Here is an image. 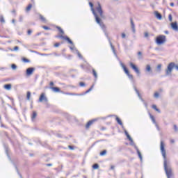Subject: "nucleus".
I'll return each instance as SVG.
<instances>
[{
    "instance_id": "46",
    "label": "nucleus",
    "mask_w": 178,
    "mask_h": 178,
    "mask_svg": "<svg viewBox=\"0 0 178 178\" xmlns=\"http://www.w3.org/2000/svg\"><path fill=\"white\" fill-rule=\"evenodd\" d=\"M168 19H169L170 22H172V14H170V15H168Z\"/></svg>"
},
{
    "instance_id": "51",
    "label": "nucleus",
    "mask_w": 178,
    "mask_h": 178,
    "mask_svg": "<svg viewBox=\"0 0 178 178\" xmlns=\"http://www.w3.org/2000/svg\"><path fill=\"white\" fill-rule=\"evenodd\" d=\"M122 38H126V33H122Z\"/></svg>"
},
{
    "instance_id": "6",
    "label": "nucleus",
    "mask_w": 178,
    "mask_h": 178,
    "mask_svg": "<svg viewBox=\"0 0 178 178\" xmlns=\"http://www.w3.org/2000/svg\"><path fill=\"white\" fill-rule=\"evenodd\" d=\"M95 10L99 13L102 19H104V17H105V15H104V10H102V6H101V3L97 2V6L95 8Z\"/></svg>"
},
{
    "instance_id": "18",
    "label": "nucleus",
    "mask_w": 178,
    "mask_h": 178,
    "mask_svg": "<svg viewBox=\"0 0 178 178\" xmlns=\"http://www.w3.org/2000/svg\"><path fill=\"white\" fill-rule=\"evenodd\" d=\"M4 88L6 90H8V91H9V90H11V88H12V85L10 83L6 84V85H4Z\"/></svg>"
},
{
    "instance_id": "42",
    "label": "nucleus",
    "mask_w": 178,
    "mask_h": 178,
    "mask_svg": "<svg viewBox=\"0 0 178 178\" xmlns=\"http://www.w3.org/2000/svg\"><path fill=\"white\" fill-rule=\"evenodd\" d=\"M42 29H44V30H51V28L47 26H43Z\"/></svg>"
},
{
    "instance_id": "61",
    "label": "nucleus",
    "mask_w": 178,
    "mask_h": 178,
    "mask_svg": "<svg viewBox=\"0 0 178 178\" xmlns=\"http://www.w3.org/2000/svg\"><path fill=\"white\" fill-rule=\"evenodd\" d=\"M124 133H125V135H126L127 136L129 135V133L127 132V131H125Z\"/></svg>"
},
{
    "instance_id": "29",
    "label": "nucleus",
    "mask_w": 178,
    "mask_h": 178,
    "mask_svg": "<svg viewBox=\"0 0 178 178\" xmlns=\"http://www.w3.org/2000/svg\"><path fill=\"white\" fill-rule=\"evenodd\" d=\"M146 72H151V65H147L146 66Z\"/></svg>"
},
{
    "instance_id": "64",
    "label": "nucleus",
    "mask_w": 178,
    "mask_h": 178,
    "mask_svg": "<svg viewBox=\"0 0 178 178\" xmlns=\"http://www.w3.org/2000/svg\"><path fill=\"white\" fill-rule=\"evenodd\" d=\"M50 86H54V82H52V81L50 82Z\"/></svg>"
},
{
    "instance_id": "26",
    "label": "nucleus",
    "mask_w": 178,
    "mask_h": 178,
    "mask_svg": "<svg viewBox=\"0 0 178 178\" xmlns=\"http://www.w3.org/2000/svg\"><path fill=\"white\" fill-rule=\"evenodd\" d=\"M150 119H152V122L154 124H156V121L155 120V118L153 117L152 115L150 114Z\"/></svg>"
},
{
    "instance_id": "54",
    "label": "nucleus",
    "mask_w": 178,
    "mask_h": 178,
    "mask_svg": "<svg viewBox=\"0 0 178 178\" xmlns=\"http://www.w3.org/2000/svg\"><path fill=\"white\" fill-rule=\"evenodd\" d=\"M69 95H80V94H76V93H69Z\"/></svg>"
},
{
    "instance_id": "11",
    "label": "nucleus",
    "mask_w": 178,
    "mask_h": 178,
    "mask_svg": "<svg viewBox=\"0 0 178 178\" xmlns=\"http://www.w3.org/2000/svg\"><path fill=\"white\" fill-rule=\"evenodd\" d=\"M97 119H93L90 120L89 122H87L86 125V129H90V127L95 122H97Z\"/></svg>"
},
{
    "instance_id": "62",
    "label": "nucleus",
    "mask_w": 178,
    "mask_h": 178,
    "mask_svg": "<svg viewBox=\"0 0 178 178\" xmlns=\"http://www.w3.org/2000/svg\"><path fill=\"white\" fill-rule=\"evenodd\" d=\"M133 33H136V28H132Z\"/></svg>"
},
{
    "instance_id": "3",
    "label": "nucleus",
    "mask_w": 178,
    "mask_h": 178,
    "mask_svg": "<svg viewBox=\"0 0 178 178\" xmlns=\"http://www.w3.org/2000/svg\"><path fill=\"white\" fill-rule=\"evenodd\" d=\"M173 69H176V70H178V65H176V63L173 62L170 63L167 67V69L165 70L166 76H169V74H172V72Z\"/></svg>"
},
{
    "instance_id": "35",
    "label": "nucleus",
    "mask_w": 178,
    "mask_h": 178,
    "mask_svg": "<svg viewBox=\"0 0 178 178\" xmlns=\"http://www.w3.org/2000/svg\"><path fill=\"white\" fill-rule=\"evenodd\" d=\"M106 154V150H103L102 152H100L101 156H104V155Z\"/></svg>"
},
{
    "instance_id": "25",
    "label": "nucleus",
    "mask_w": 178,
    "mask_h": 178,
    "mask_svg": "<svg viewBox=\"0 0 178 178\" xmlns=\"http://www.w3.org/2000/svg\"><path fill=\"white\" fill-rule=\"evenodd\" d=\"M56 29L58 30V31L61 33V34H65V31H63L62 28H60V26H56Z\"/></svg>"
},
{
    "instance_id": "2",
    "label": "nucleus",
    "mask_w": 178,
    "mask_h": 178,
    "mask_svg": "<svg viewBox=\"0 0 178 178\" xmlns=\"http://www.w3.org/2000/svg\"><path fill=\"white\" fill-rule=\"evenodd\" d=\"M97 23L98 25L100 26V27L103 30L106 37L109 40L110 45L111 47V49H112L114 55L115 56H118V55L116 54V50H115V47L113 46V44H112V42H111V40L109 39V35H108V32L106 31V26H105L104 22H102L101 21V19H99V22H97Z\"/></svg>"
},
{
    "instance_id": "43",
    "label": "nucleus",
    "mask_w": 178,
    "mask_h": 178,
    "mask_svg": "<svg viewBox=\"0 0 178 178\" xmlns=\"http://www.w3.org/2000/svg\"><path fill=\"white\" fill-rule=\"evenodd\" d=\"M42 56H50V55H52V54H42Z\"/></svg>"
},
{
    "instance_id": "33",
    "label": "nucleus",
    "mask_w": 178,
    "mask_h": 178,
    "mask_svg": "<svg viewBox=\"0 0 178 178\" xmlns=\"http://www.w3.org/2000/svg\"><path fill=\"white\" fill-rule=\"evenodd\" d=\"M99 165H98V163H95L92 165L93 169H99Z\"/></svg>"
},
{
    "instance_id": "4",
    "label": "nucleus",
    "mask_w": 178,
    "mask_h": 178,
    "mask_svg": "<svg viewBox=\"0 0 178 178\" xmlns=\"http://www.w3.org/2000/svg\"><path fill=\"white\" fill-rule=\"evenodd\" d=\"M156 42L158 45H162L164 42H166V36L164 35H159L156 38Z\"/></svg>"
},
{
    "instance_id": "19",
    "label": "nucleus",
    "mask_w": 178,
    "mask_h": 178,
    "mask_svg": "<svg viewBox=\"0 0 178 178\" xmlns=\"http://www.w3.org/2000/svg\"><path fill=\"white\" fill-rule=\"evenodd\" d=\"M37 118V112L33 111L31 115V119L33 122H34V120Z\"/></svg>"
},
{
    "instance_id": "10",
    "label": "nucleus",
    "mask_w": 178,
    "mask_h": 178,
    "mask_svg": "<svg viewBox=\"0 0 178 178\" xmlns=\"http://www.w3.org/2000/svg\"><path fill=\"white\" fill-rule=\"evenodd\" d=\"M38 102H46V104L48 102V98L45 97L44 93H42L40 95V97L39 98Z\"/></svg>"
},
{
    "instance_id": "40",
    "label": "nucleus",
    "mask_w": 178,
    "mask_h": 178,
    "mask_svg": "<svg viewBox=\"0 0 178 178\" xmlns=\"http://www.w3.org/2000/svg\"><path fill=\"white\" fill-rule=\"evenodd\" d=\"M79 86L80 87H86V83H84V82H80Z\"/></svg>"
},
{
    "instance_id": "12",
    "label": "nucleus",
    "mask_w": 178,
    "mask_h": 178,
    "mask_svg": "<svg viewBox=\"0 0 178 178\" xmlns=\"http://www.w3.org/2000/svg\"><path fill=\"white\" fill-rule=\"evenodd\" d=\"M35 69L33 67H29L26 69V76H31Z\"/></svg>"
},
{
    "instance_id": "57",
    "label": "nucleus",
    "mask_w": 178,
    "mask_h": 178,
    "mask_svg": "<svg viewBox=\"0 0 178 178\" xmlns=\"http://www.w3.org/2000/svg\"><path fill=\"white\" fill-rule=\"evenodd\" d=\"M46 166H52V163H47L46 164Z\"/></svg>"
},
{
    "instance_id": "8",
    "label": "nucleus",
    "mask_w": 178,
    "mask_h": 178,
    "mask_svg": "<svg viewBox=\"0 0 178 178\" xmlns=\"http://www.w3.org/2000/svg\"><path fill=\"white\" fill-rule=\"evenodd\" d=\"M130 144L131 145H133L135 149L137 152L138 157L140 159V161H143V156L141 155V152H140V150L138 149V147L136 145V144H134V141H133V139H132V141H130Z\"/></svg>"
},
{
    "instance_id": "5",
    "label": "nucleus",
    "mask_w": 178,
    "mask_h": 178,
    "mask_svg": "<svg viewBox=\"0 0 178 178\" xmlns=\"http://www.w3.org/2000/svg\"><path fill=\"white\" fill-rule=\"evenodd\" d=\"M89 5H90V6L91 8V10H92V15L95 16V19L96 23H99V20L101 19V18H99V17H98V15L95 12V9H94V4H92V2H89Z\"/></svg>"
},
{
    "instance_id": "15",
    "label": "nucleus",
    "mask_w": 178,
    "mask_h": 178,
    "mask_svg": "<svg viewBox=\"0 0 178 178\" xmlns=\"http://www.w3.org/2000/svg\"><path fill=\"white\" fill-rule=\"evenodd\" d=\"M50 90H52V91H54V92H59V91H60V89H59V88L58 87H50Z\"/></svg>"
},
{
    "instance_id": "31",
    "label": "nucleus",
    "mask_w": 178,
    "mask_h": 178,
    "mask_svg": "<svg viewBox=\"0 0 178 178\" xmlns=\"http://www.w3.org/2000/svg\"><path fill=\"white\" fill-rule=\"evenodd\" d=\"M30 97H31V92H27L26 99L30 101Z\"/></svg>"
},
{
    "instance_id": "28",
    "label": "nucleus",
    "mask_w": 178,
    "mask_h": 178,
    "mask_svg": "<svg viewBox=\"0 0 178 178\" xmlns=\"http://www.w3.org/2000/svg\"><path fill=\"white\" fill-rule=\"evenodd\" d=\"M0 22L1 23H5V18L3 17V15H0Z\"/></svg>"
},
{
    "instance_id": "7",
    "label": "nucleus",
    "mask_w": 178,
    "mask_h": 178,
    "mask_svg": "<svg viewBox=\"0 0 178 178\" xmlns=\"http://www.w3.org/2000/svg\"><path fill=\"white\" fill-rule=\"evenodd\" d=\"M120 66L122 67V69L124 70V72L128 76L129 79L130 80H134L133 75L130 74V72H129V70H127V67H126V65H124L123 63L120 62Z\"/></svg>"
},
{
    "instance_id": "9",
    "label": "nucleus",
    "mask_w": 178,
    "mask_h": 178,
    "mask_svg": "<svg viewBox=\"0 0 178 178\" xmlns=\"http://www.w3.org/2000/svg\"><path fill=\"white\" fill-rule=\"evenodd\" d=\"M129 66L131 67V69L136 73V74H140V70H138V67L134 65L133 63H129Z\"/></svg>"
},
{
    "instance_id": "45",
    "label": "nucleus",
    "mask_w": 178,
    "mask_h": 178,
    "mask_svg": "<svg viewBox=\"0 0 178 178\" xmlns=\"http://www.w3.org/2000/svg\"><path fill=\"white\" fill-rule=\"evenodd\" d=\"M31 33H33V31H31V29L28 30L27 31L28 35H31Z\"/></svg>"
},
{
    "instance_id": "27",
    "label": "nucleus",
    "mask_w": 178,
    "mask_h": 178,
    "mask_svg": "<svg viewBox=\"0 0 178 178\" xmlns=\"http://www.w3.org/2000/svg\"><path fill=\"white\" fill-rule=\"evenodd\" d=\"M138 59H142L143 58V53L141 51L138 52Z\"/></svg>"
},
{
    "instance_id": "55",
    "label": "nucleus",
    "mask_w": 178,
    "mask_h": 178,
    "mask_svg": "<svg viewBox=\"0 0 178 178\" xmlns=\"http://www.w3.org/2000/svg\"><path fill=\"white\" fill-rule=\"evenodd\" d=\"M149 34H148V32H145V37L147 38L148 37Z\"/></svg>"
},
{
    "instance_id": "60",
    "label": "nucleus",
    "mask_w": 178,
    "mask_h": 178,
    "mask_svg": "<svg viewBox=\"0 0 178 178\" xmlns=\"http://www.w3.org/2000/svg\"><path fill=\"white\" fill-rule=\"evenodd\" d=\"M38 35H41V32H38V33H36V36H38Z\"/></svg>"
},
{
    "instance_id": "59",
    "label": "nucleus",
    "mask_w": 178,
    "mask_h": 178,
    "mask_svg": "<svg viewBox=\"0 0 178 178\" xmlns=\"http://www.w3.org/2000/svg\"><path fill=\"white\" fill-rule=\"evenodd\" d=\"M54 55H55V56H60V55L58 54L57 53H54Z\"/></svg>"
},
{
    "instance_id": "23",
    "label": "nucleus",
    "mask_w": 178,
    "mask_h": 178,
    "mask_svg": "<svg viewBox=\"0 0 178 178\" xmlns=\"http://www.w3.org/2000/svg\"><path fill=\"white\" fill-rule=\"evenodd\" d=\"M31 8H33V5L32 4H29V6L26 8V12H30V10H31Z\"/></svg>"
},
{
    "instance_id": "16",
    "label": "nucleus",
    "mask_w": 178,
    "mask_h": 178,
    "mask_svg": "<svg viewBox=\"0 0 178 178\" xmlns=\"http://www.w3.org/2000/svg\"><path fill=\"white\" fill-rule=\"evenodd\" d=\"M134 90L140 99H141V101H143V97H141V95L140 94V92L137 90V88L136 86H134Z\"/></svg>"
},
{
    "instance_id": "34",
    "label": "nucleus",
    "mask_w": 178,
    "mask_h": 178,
    "mask_svg": "<svg viewBox=\"0 0 178 178\" xmlns=\"http://www.w3.org/2000/svg\"><path fill=\"white\" fill-rule=\"evenodd\" d=\"M161 69H162V65L161 64H159L157 65V70H158V72H161Z\"/></svg>"
},
{
    "instance_id": "37",
    "label": "nucleus",
    "mask_w": 178,
    "mask_h": 178,
    "mask_svg": "<svg viewBox=\"0 0 178 178\" xmlns=\"http://www.w3.org/2000/svg\"><path fill=\"white\" fill-rule=\"evenodd\" d=\"M154 98H159V93L156 92L154 95Z\"/></svg>"
},
{
    "instance_id": "21",
    "label": "nucleus",
    "mask_w": 178,
    "mask_h": 178,
    "mask_svg": "<svg viewBox=\"0 0 178 178\" xmlns=\"http://www.w3.org/2000/svg\"><path fill=\"white\" fill-rule=\"evenodd\" d=\"M152 108L159 113H161V110H159V108H157L156 105L155 104L152 105Z\"/></svg>"
},
{
    "instance_id": "56",
    "label": "nucleus",
    "mask_w": 178,
    "mask_h": 178,
    "mask_svg": "<svg viewBox=\"0 0 178 178\" xmlns=\"http://www.w3.org/2000/svg\"><path fill=\"white\" fill-rule=\"evenodd\" d=\"M12 13H13V15H16V10H13Z\"/></svg>"
},
{
    "instance_id": "49",
    "label": "nucleus",
    "mask_w": 178,
    "mask_h": 178,
    "mask_svg": "<svg viewBox=\"0 0 178 178\" xmlns=\"http://www.w3.org/2000/svg\"><path fill=\"white\" fill-rule=\"evenodd\" d=\"M68 148H69L70 149H72V150L74 149V147L73 146H72V145H69V146H68Z\"/></svg>"
},
{
    "instance_id": "41",
    "label": "nucleus",
    "mask_w": 178,
    "mask_h": 178,
    "mask_svg": "<svg viewBox=\"0 0 178 178\" xmlns=\"http://www.w3.org/2000/svg\"><path fill=\"white\" fill-rule=\"evenodd\" d=\"M76 52H77V55H78L79 58H80V59H83V56H81L80 52H79V51H76Z\"/></svg>"
},
{
    "instance_id": "17",
    "label": "nucleus",
    "mask_w": 178,
    "mask_h": 178,
    "mask_svg": "<svg viewBox=\"0 0 178 178\" xmlns=\"http://www.w3.org/2000/svg\"><path fill=\"white\" fill-rule=\"evenodd\" d=\"M115 120L118 123V124H120V126H123V122H122L120 118H119L118 116H116Z\"/></svg>"
},
{
    "instance_id": "24",
    "label": "nucleus",
    "mask_w": 178,
    "mask_h": 178,
    "mask_svg": "<svg viewBox=\"0 0 178 178\" xmlns=\"http://www.w3.org/2000/svg\"><path fill=\"white\" fill-rule=\"evenodd\" d=\"M65 40L67 41L69 44H73V41H72L69 37L65 36Z\"/></svg>"
},
{
    "instance_id": "53",
    "label": "nucleus",
    "mask_w": 178,
    "mask_h": 178,
    "mask_svg": "<svg viewBox=\"0 0 178 178\" xmlns=\"http://www.w3.org/2000/svg\"><path fill=\"white\" fill-rule=\"evenodd\" d=\"M19 22H23V16H19Z\"/></svg>"
},
{
    "instance_id": "22",
    "label": "nucleus",
    "mask_w": 178,
    "mask_h": 178,
    "mask_svg": "<svg viewBox=\"0 0 178 178\" xmlns=\"http://www.w3.org/2000/svg\"><path fill=\"white\" fill-rule=\"evenodd\" d=\"M92 74L95 76V79H98V74H97V72L95 71V69H92Z\"/></svg>"
},
{
    "instance_id": "58",
    "label": "nucleus",
    "mask_w": 178,
    "mask_h": 178,
    "mask_svg": "<svg viewBox=\"0 0 178 178\" xmlns=\"http://www.w3.org/2000/svg\"><path fill=\"white\" fill-rule=\"evenodd\" d=\"M5 149H6V154L8 155V147L6 146H5Z\"/></svg>"
},
{
    "instance_id": "48",
    "label": "nucleus",
    "mask_w": 178,
    "mask_h": 178,
    "mask_svg": "<svg viewBox=\"0 0 178 178\" xmlns=\"http://www.w3.org/2000/svg\"><path fill=\"white\" fill-rule=\"evenodd\" d=\"M59 45H60V43L57 42V43H56V44H54V47H55L56 48H58V47H59Z\"/></svg>"
},
{
    "instance_id": "63",
    "label": "nucleus",
    "mask_w": 178,
    "mask_h": 178,
    "mask_svg": "<svg viewBox=\"0 0 178 178\" xmlns=\"http://www.w3.org/2000/svg\"><path fill=\"white\" fill-rule=\"evenodd\" d=\"M170 6H175V3H170Z\"/></svg>"
},
{
    "instance_id": "38",
    "label": "nucleus",
    "mask_w": 178,
    "mask_h": 178,
    "mask_svg": "<svg viewBox=\"0 0 178 178\" xmlns=\"http://www.w3.org/2000/svg\"><path fill=\"white\" fill-rule=\"evenodd\" d=\"M173 127H174V130H175V133H177V131H178L177 125L174 124Z\"/></svg>"
},
{
    "instance_id": "39",
    "label": "nucleus",
    "mask_w": 178,
    "mask_h": 178,
    "mask_svg": "<svg viewBox=\"0 0 178 178\" xmlns=\"http://www.w3.org/2000/svg\"><path fill=\"white\" fill-rule=\"evenodd\" d=\"M11 67L13 70L17 69V66L15 64H12Z\"/></svg>"
},
{
    "instance_id": "1",
    "label": "nucleus",
    "mask_w": 178,
    "mask_h": 178,
    "mask_svg": "<svg viewBox=\"0 0 178 178\" xmlns=\"http://www.w3.org/2000/svg\"><path fill=\"white\" fill-rule=\"evenodd\" d=\"M160 151L163 159V167L167 178H172L175 176L172 166H170V161H168L166 158V150L165 149V144L163 141H161Z\"/></svg>"
},
{
    "instance_id": "14",
    "label": "nucleus",
    "mask_w": 178,
    "mask_h": 178,
    "mask_svg": "<svg viewBox=\"0 0 178 178\" xmlns=\"http://www.w3.org/2000/svg\"><path fill=\"white\" fill-rule=\"evenodd\" d=\"M93 88H94V85H92L88 90H86L83 93L80 94V95H86V94H88V92L92 91Z\"/></svg>"
},
{
    "instance_id": "36",
    "label": "nucleus",
    "mask_w": 178,
    "mask_h": 178,
    "mask_svg": "<svg viewBox=\"0 0 178 178\" xmlns=\"http://www.w3.org/2000/svg\"><path fill=\"white\" fill-rule=\"evenodd\" d=\"M40 20H42V22H46V19H45V17H44V16H42V15H40Z\"/></svg>"
},
{
    "instance_id": "50",
    "label": "nucleus",
    "mask_w": 178,
    "mask_h": 178,
    "mask_svg": "<svg viewBox=\"0 0 178 178\" xmlns=\"http://www.w3.org/2000/svg\"><path fill=\"white\" fill-rule=\"evenodd\" d=\"M14 51H19V47L16 46L14 47Z\"/></svg>"
},
{
    "instance_id": "52",
    "label": "nucleus",
    "mask_w": 178,
    "mask_h": 178,
    "mask_svg": "<svg viewBox=\"0 0 178 178\" xmlns=\"http://www.w3.org/2000/svg\"><path fill=\"white\" fill-rule=\"evenodd\" d=\"M155 125H156L157 130L159 131V130H160L159 126L158 125V124H156V122Z\"/></svg>"
},
{
    "instance_id": "30",
    "label": "nucleus",
    "mask_w": 178,
    "mask_h": 178,
    "mask_svg": "<svg viewBox=\"0 0 178 178\" xmlns=\"http://www.w3.org/2000/svg\"><path fill=\"white\" fill-rule=\"evenodd\" d=\"M131 29H135L136 26L134 25V22H133V19L131 18Z\"/></svg>"
},
{
    "instance_id": "32",
    "label": "nucleus",
    "mask_w": 178,
    "mask_h": 178,
    "mask_svg": "<svg viewBox=\"0 0 178 178\" xmlns=\"http://www.w3.org/2000/svg\"><path fill=\"white\" fill-rule=\"evenodd\" d=\"M56 37V38H62V40H66V36H63V35H57Z\"/></svg>"
},
{
    "instance_id": "44",
    "label": "nucleus",
    "mask_w": 178,
    "mask_h": 178,
    "mask_svg": "<svg viewBox=\"0 0 178 178\" xmlns=\"http://www.w3.org/2000/svg\"><path fill=\"white\" fill-rule=\"evenodd\" d=\"M127 137L129 141H133V138H131V136H130V135H127Z\"/></svg>"
},
{
    "instance_id": "13",
    "label": "nucleus",
    "mask_w": 178,
    "mask_h": 178,
    "mask_svg": "<svg viewBox=\"0 0 178 178\" xmlns=\"http://www.w3.org/2000/svg\"><path fill=\"white\" fill-rule=\"evenodd\" d=\"M171 27H172V30H174L175 31H178L177 22H172Z\"/></svg>"
},
{
    "instance_id": "20",
    "label": "nucleus",
    "mask_w": 178,
    "mask_h": 178,
    "mask_svg": "<svg viewBox=\"0 0 178 178\" xmlns=\"http://www.w3.org/2000/svg\"><path fill=\"white\" fill-rule=\"evenodd\" d=\"M155 15H156V17L157 19H159V20H161L162 19V15H161V13H159L158 12H156Z\"/></svg>"
},
{
    "instance_id": "47",
    "label": "nucleus",
    "mask_w": 178,
    "mask_h": 178,
    "mask_svg": "<svg viewBox=\"0 0 178 178\" xmlns=\"http://www.w3.org/2000/svg\"><path fill=\"white\" fill-rule=\"evenodd\" d=\"M23 61L25 62V63L30 62V60L27 58H23Z\"/></svg>"
}]
</instances>
